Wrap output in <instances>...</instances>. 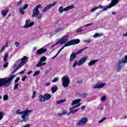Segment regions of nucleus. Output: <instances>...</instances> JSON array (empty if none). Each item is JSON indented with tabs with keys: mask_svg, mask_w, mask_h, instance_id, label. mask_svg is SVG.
Listing matches in <instances>:
<instances>
[{
	"mask_svg": "<svg viewBox=\"0 0 127 127\" xmlns=\"http://www.w3.org/2000/svg\"><path fill=\"white\" fill-rule=\"evenodd\" d=\"M36 94V91H33V94H32V96H31V98L32 99H33V98H34V97H35Z\"/></svg>",
	"mask_w": 127,
	"mask_h": 127,
	"instance_id": "nucleus-40",
	"label": "nucleus"
},
{
	"mask_svg": "<svg viewBox=\"0 0 127 127\" xmlns=\"http://www.w3.org/2000/svg\"><path fill=\"white\" fill-rule=\"evenodd\" d=\"M40 61L37 64L36 67H41L42 66H44L45 65H46V63H43L45 62V61L47 60V58H46V57H42L40 59Z\"/></svg>",
	"mask_w": 127,
	"mask_h": 127,
	"instance_id": "nucleus-12",
	"label": "nucleus"
},
{
	"mask_svg": "<svg viewBox=\"0 0 127 127\" xmlns=\"http://www.w3.org/2000/svg\"><path fill=\"white\" fill-rule=\"evenodd\" d=\"M87 122H88V119L84 117L82 118L81 120L78 121V123L76 124V126L77 127L84 126V125H86L87 124Z\"/></svg>",
	"mask_w": 127,
	"mask_h": 127,
	"instance_id": "nucleus-13",
	"label": "nucleus"
},
{
	"mask_svg": "<svg viewBox=\"0 0 127 127\" xmlns=\"http://www.w3.org/2000/svg\"><path fill=\"white\" fill-rule=\"evenodd\" d=\"M7 12H8V10L6 9V10H4L2 11V14L3 15V16H6V14H7Z\"/></svg>",
	"mask_w": 127,
	"mask_h": 127,
	"instance_id": "nucleus-29",
	"label": "nucleus"
},
{
	"mask_svg": "<svg viewBox=\"0 0 127 127\" xmlns=\"http://www.w3.org/2000/svg\"><path fill=\"white\" fill-rule=\"evenodd\" d=\"M68 38L69 35H65L62 38H61L56 44H54V45L51 46V48H53V47H55V46H57V45H58V44H61V45H62V44H64V43H66V42L68 41Z\"/></svg>",
	"mask_w": 127,
	"mask_h": 127,
	"instance_id": "nucleus-4",
	"label": "nucleus"
},
{
	"mask_svg": "<svg viewBox=\"0 0 127 127\" xmlns=\"http://www.w3.org/2000/svg\"><path fill=\"white\" fill-rule=\"evenodd\" d=\"M127 63V55L124 58L118 61L115 65L114 66V69L116 72H120L122 68L125 67V64Z\"/></svg>",
	"mask_w": 127,
	"mask_h": 127,
	"instance_id": "nucleus-1",
	"label": "nucleus"
},
{
	"mask_svg": "<svg viewBox=\"0 0 127 127\" xmlns=\"http://www.w3.org/2000/svg\"><path fill=\"white\" fill-rule=\"evenodd\" d=\"M56 3L54 2L51 4H50L49 5H48L46 7L44 8V9L42 11L43 12H46L47 10L50 9V8H51V7H52L53 6H54Z\"/></svg>",
	"mask_w": 127,
	"mask_h": 127,
	"instance_id": "nucleus-17",
	"label": "nucleus"
},
{
	"mask_svg": "<svg viewBox=\"0 0 127 127\" xmlns=\"http://www.w3.org/2000/svg\"><path fill=\"white\" fill-rule=\"evenodd\" d=\"M65 102H66L65 99L57 101L56 104H57V105H60V104H62L63 103H65Z\"/></svg>",
	"mask_w": 127,
	"mask_h": 127,
	"instance_id": "nucleus-28",
	"label": "nucleus"
},
{
	"mask_svg": "<svg viewBox=\"0 0 127 127\" xmlns=\"http://www.w3.org/2000/svg\"><path fill=\"white\" fill-rule=\"evenodd\" d=\"M37 49V48H36V47L34 48L33 51H36Z\"/></svg>",
	"mask_w": 127,
	"mask_h": 127,
	"instance_id": "nucleus-62",
	"label": "nucleus"
},
{
	"mask_svg": "<svg viewBox=\"0 0 127 127\" xmlns=\"http://www.w3.org/2000/svg\"><path fill=\"white\" fill-rule=\"evenodd\" d=\"M80 109L77 108L76 109H74V108H71L69 109V115H71V114H75V113H77V111H79Z\"/></svg>",
	"mask_w": 127,
	"mask_h": 127,
	"instance_id": "nucleus-20",
	"label": "nucleus"
},
{
	"mask_svg": "<svg viewBox=\"0 0 127 127\" xmlns=\"http://www.w3.org/2000/svg\"><path fill=\"white\" fill-rule=\"evenodd\" d=\"M98 61H99V60H91L88 63V66H93L94 64H96Z\"/></svg>",
	"mask_w": 127,
	"mask_h": 127,
	"instance_id": "nucleus-19",
	"label": "nucleus"
},
{
	"mask_svg": "<svg viewBox=\"0 0 127 127\" xmlns=\"http://www.w3.org/2000/svg\"><path fill=\"white\" fill-rule=\"evenodd\" d=\"M39 74H40V70H38L34 72L33 77H35L36 75H38Z\"/></svg>",
	"mask_w": 127,
	"mask_h": 127,
	"instance_id": "nucleus-33",
	"label": "nucleus"
},
{
	"mask_svg": "<svg viewBox=\"0 0 127 127\" xmlns=\"http://www.w3.org/2000/svg\"><path fill=\"white\" fill-rule=\"evenodd\" d=\"M81 106V103L78 104L77 105L73 106L71 108L76 109V108H78V107H80Z\"/></svg>",
	"mask_w": 127,
	"mask_h": 127,
	"instance_id": "nucleus-38",
	"label": "nucleus"
},
{
	"mask_svg": "<svg viewBox=\"0 0 127 127\" xmlns=\"http://www.w3.org/2000/svg\"><path fill=\"white\" fill-rule=\"evenodd\" d=\"M87 59L86 57H83L79 60L78 62L77 61H75L72 64V67H76V66H81V65H83V64L87 61Z\"/></svg>",
	"mask_w": 127,
	"mask_h": 127,
	"instance_id": "nucleus-9",
	"label": "nucleus"
},
{
	"mask_svg": "<svg viewBox=\"0 0 127 127\" xmlns=\"http://www.w3.org/2000/svg\"><path fill=\"white\" fill-rule=\"evenodd\" d=\"M16 114L17 115H22V112H20V111L17 110L16 111Z\"/></svg>",
	"mask_w": 127,
	"mask_h": 127,
	"instance_id": "nucleus-43",
	"label": "nucleus"
},
{
	"mask_svg": "<svg viewBox=\"0 0 127 127\" xmlns=\"http://www.w3.org/2000/svg\"><path fill=\"white\" fill-rule=\"evenodd\" d=\"M106 86V83H100L98 82L92 87L93 89H102Z\"/></svg>",
	"mask_w": 127,
	"mask_h": 127,
	"instance_id": "nucleus-14",
	"label": "nucleus"
},
{
	"mask_svg": "<svg viewBox=\"0 0 127 127\" xmlns=\"http://www.w3.org/2000/svg\"><path fill=\"white\" fill-rule=\"evenodd\" d=\"M39 98H40V99H39L40 102H45L46 101L45 100V97L44 95V96L40 95Z\"/></svg>",
	"mask_w": 127,
	"mask_h": 127,
	"instance_id": "nucleus-26",
	"label": "nucleus"
},
{
	"mask_svg": "<svg viewBox=\"0 0 127 127\" xmlns=\"http://www.w3.org/2000/svg\"><path fill=\"white\" fill-rule=\"evenodd\" d=\"M107 100V97L106 96H103L101 98V100L102 102H105Z\"/></svg>",
	"mask_w": 127,
	"mask_h": 127,
	"instance_id": "nucleus-32",
	"label": "nucleus"
},
{
	"mask_svg": "<svg viewBox=\"0 0 127 127\" xmlns=\"http://www.w3.org/2000/svg\"><path fill=\"white\" fill-rule=\"evenodd\" d=\"M104 34L102 33H96L94 35L93 37H100V36H103Z\"/></svg>",
	"mask_w": 127,
	"mask_h": 127,
	"instance_id": "nucleus-27",
	"label": "nucleus"
},
{
	"mask_svg": "<svg viewBox=\"0 0 127 127\" xmlns=\"http://www.w3.org/2000/svg\"><path fill=\"white\" fill-rule=\"evenodd\" d=\"M33 72V71H32V70H31V71L28 72L27 75H30V74H31Z\"/></svg>",
	"mask_w": 127,
	"mask_h": 127,
	"instance_id": "nucleus-54",
	"label": "nucleus"
},
{
	"mask_svg": "<svg viewBox=\"0 0 127 127\" xmlns=\"http://www.w3.org/2000/svg\"><path fill=\"white\" fill-rule=\"evenodd\" d=\"M59 80V78L58 77H55L54 78V79L52 80L53 83H55L56 82H58V81Z\"/></svg>",
	"mask_w": 127,
	"mask_h": 127,
	"instance_id": "nucleus-36",
	"label": "nucleus"
},
{
	"mask_svg": "<svg viewBox=\"0 0 127 127\" xmlns=\"http://www.w3.org/2000/svg\"><path fill=\"white\" fill-rule=\"evenodd\" d=\"M8 99V96H7V95H4L3 100H4V101H7V100Z\"/></svg>",
	"mask_w": 127,
	"mask_h": 127,
	"instance_id": "nucleus-37",
	"label": "nucleus"
},
{
	"mask_svg": "<svg viewBox=\"0 0 127 127\" xmlns=\"http://www.w3.org/2000/svg\"><path fill=\"white\" fill-rule=\"evenodd\" d=\"M62 112L63 115H67L68 116L70 115V112H68L66 110H63Z\"/></svg>",
	"mask_w": 127,
	"mask_h": 127,
	"instance_id": "nucleus-31",
	"label": "nucleus"
},
{
	"mask_svg": "<svg viewBox=\"0 0 127 127\" xmlns=\"http://www.w3.org/2000/svg\"><path fill=\"white\" fill-rule=\"evenodd\" d=\"M7 66H8V63L6 62L3 64V67L4 68H7Z\"/></svg>",
	"mask_w": 127,
	"mask_h": 127,
	"instance_id": "nucleus-39",
	"label": "nucleus"
},
{
	"mask_svg": "<svg viewBox=\"0 0 127 127\" xmlns=\"http://www.w3.org/2000/svg\"><path fill=\"white\" fill-rule=\"evenodd\" d=\"M123 36L124 37H127V32L126 33L123 34Z\"/></svg>",
	"mask_w": 127,
	"mask_h": 127,
	"instance_id": "nucleus-51",
	"label": "nucleus"
},
{
	"mask_svg": "<svg viewBox=\"0 0 127 127\" xmlns=\"http://www.w3.org/2000/svg\"><path fill=\"white\" fill-rule=\"evenodd\" d=\"M19 12L21 13V14L23 15L24 13H25V12L24 11V9H23L22 7H21L19 8Z\"/></svg>",
	"mask_w": 127,
	"mask_h": 127,
	"instance_id": "nucleus-30",
	"label": "nucleus"
},
{
	"mask_svg": "<svg viewBox=\"0 0 127 127\" xmlns=\"http://www.w3.org/2000/svg\"><path fill=\"white\" fill-rule=\"evenodd\" d=\"M64 46L62 47L60 50L62 51L65 47H67L68 46H71V45H76V44H78L80 43V40L79 39H72L69 42L64 43Z\"/></svg>",
	"mask_w": 127,
	"mask_h": 127,
	"instance_id": "nucleus-5",
	"label": "nucleus"
},
{
	"mask_svg": "<svg viewBox=\"0 0 127 127\" xmlns=\"http://www.w3.org/2000/svg\"><path fill=\"white\" fill-rule=\"evenodd\" d=\"M14 77H15V75H12L9 78H0V88L1 87H8Z\"/></svg>",
	"mask_w": 127,
	"mask_h": 127,
	"instance_id": "nucleus-2",
	"label": "nucleus"
},
{
	"mask_svg": "<svg viewBox=\"0 0 127 127\" xmlns=\"http://www.w3.org/2000/svg\"><path fill=\"white\" fill-rule=\"evenodd\" d=\"M32 110H25L22 112V119L23 120V122H27L29 120L28 118L26 117H28L29 113H32Z\"/></svg>",
	"mask_w": 127,
	"mask_h": 127,
	"instance_id": "nucleus-10",
	"label": "nucleus"
},
{
	"mask_svg": "<svg viewBox=\"0 0 127 127\" xmlns=\"http://www.w3.org/2000/svg\"><path fill=\"white\" fill-rule=\"evenodd\" d=\"M19 77H17L15 80V83H17L18 81H19Z\"/></svg>",
	"mask_w": 127,
	"mask_h": 127,
	"instance_id": "nucleus-49",
	"label": "nucleus"
},
{
	"mask_svg": "<svg viewBox=\"0 0 127 127\" xmlns=\"http://www.w3.org/2000/svg\"><path fill=\"white\" fill-rule=\"evenodd\" d=\"M44 96L45 97V100L46 101H48V100H50V98H51V95L49 94H45Z\"/></svg>",
	"mask_w": 127,
	"mask_h": 127,
	"instance_id": "nucleus-24",
	"label": "nucleus"
},
{
	"mask_svg": "<svg viewBox=\"0 0 127 127\" xmlns=\"http://www.w3.org/2000/svg\"><path fill=\"white\" fill-rule=\"evenodd\" d=\"M57 90H58V87L57 86H54L52 87L51 91L52 94H54V93H55Z\"/></svg>",
	"mask_w": 127,
	"mask_h": 127,
	"instance_id": "nucleus-25",
	"label": "nucleus"
},
{
	"mask_svg": "<svg viewBox=\"0 0 127 127\" xmlns=\"http://www.w3.org/2000/svg\"><path fill=\"white\" fill-rule=\"evenodd\" d=\"M26 79V76H24L22 78V81H25V79Z\"/></svg>",
	"mask_w": 127,
	"mask_h": 127,
	"instance_id": "nucleus-53",
	"label": "nucleus"
},
{
	"mask_svg": "<svg viewBox=\"0 0 127 127\" xmlns=\"http://www.w3.org/2000/svg\"><path fill=\"white\" fill-rule=\"evenodd\" d=\"M80 102H81V99H75L72 101L71 106H74V105H77V104H79Z\"/></svg>",
	"mask_w": 127,
	"mask_h": 127,
	"instance_id": "nucleus-22",
	"label": "nucleus"
},
{
	"mask_svg": "<svg viewBox=\"0 0 127 127\" xmlns=\"http://www.w3.org/2000/svg\"><path fill=\"white\" fill-rule=\"evenodd\" d=\"M24 72H25V69L19 72V74H23V73H24Z\"/></svg>",
	"mask_w": 127,
	"mask_h": 127,
	"instance_id": "nucleus-52",
	"label": "nucleus"
},
{
	"mask_svg": "<svg viewBox=\"0 0 127 127\" xmlns=\"http://www.w3.org/2000/svg\"><path fill=\"white\" fill-rule=\"evenodd\" d=\"M20 62H21V63H22V58L21 59L18 60L16 62V63L18 64V63H19Z\"/></svg>",
	"mask_w": 127,
	"mask_h": 127,
	"instance_id": "nucleus-45",
	"label": "nucleus"
},
{
	"mask_svg": "<svg viewBox=\"0 0 127 127\" xmlns=\"http://www.w3.org/2000/svg\"><path fill=\"white\" fill-rule=\"evenodd\" d=\"M93 24H94V23L91 22L90 23L87 24L85 25H84V26H81L76 31V32L78 33L79 32H82V31H83V30H84V27H87L88 26H90V25H93Z\"/></svg>",
	"mask_w": 127,
	"mask_h": 127,
	"instance_id": "nucleus-16",
	"label": "nucleus"
},
{
	"mask_svg": "<svg viewBox=\"0 0 127 127\" xmlns=\"http://www.w3.org/2000/svg\"><path fill=\"white\" fill-rule=\"evenodd\" d=\"M74 7V5H71L64 8H63V6H61L59 8V11L60 13H63V11H68V10H70V9H73Z\"/></svg>",
	"mask_w": 127,
	"mask_h": 127,
	"instance_id": "nucleus-11",
	"label": "nucleus"
},
{
	"mask_svg": "<svg viewBox=\"0 0 127 127\" xmlns=\"http://www.w3.org/2000/svg\"><path fill=\"white\" fill-rule=\"evenodd\" d=\"M28 7V4H26L23 7H22L24 9H26Z\"/></svg>",
	"mask_w": 127,
	"mask_h": 127,
	"instance_id": "nucleus-44",
	"label": "nucleus"
},
{
	"mask_svg": "<svg viewBox=\"0 0 127 127\" xmlns=\"http://www.w3.org/2000/svg\"><path fill=\"white\" fill-rule=\"evenodd\" d=\"M88 94H87V93H84L83 94H82V98H86V97H87Z\"/></svg>",
	"mask_w": 127,
	"mask_h": 127,
	"instance_id": "nucleus-47",
	"label": "nucleus"
},
{
	"mask_svg": "<svg viewBox=\"0 0 127 127\" xmlns=\"http://www.w3.org/2000/svg\"><path fill=\"white\" fill-rule=\"evenodd\" d=\"M63 113L62 112V113L58 114V116H59L60 117H61V116H63Z\"/></svg>",
	"mask_w": 127,
	"mask_h": 127,
	"instance_id": "nucleus-57",
	"label": "nucleus"
},
{
	"mask_svg": "<svg viewBox=\"0 0 127 127\" xmlns=\"http://www.w3.org/2000/svg\"><path fill=\"white\" fill-rule=\"evenodd\" d=\"M84 42H85V43H90L92 42V40L90 39H88L84 40Z\"/></svg>",
	"mask_w": 127,
	"mask_h": 127,
	"instance_id": "nucleus-35",
	"label": "nucleus"
},
{
	"mask_svg": "<svg viewBox=\"0 0 127 127\" xmlns=\"http://www.w3.org/2000/svg\"><path fill=\"white\" fill-rule=\"evenodd\" d=\"M5 49V46L2 47V48L1 49V51L0 52V53H1V52H2L3 51V50H4Z\"/></svg>",
	"mask_w": 127,
	"mask_h": 127,
	"instance_id": "nucleus-46",
	"label": "nucleus"
},
{
	"mask_svg": "<svg viewBox=\"0 0 127 127\" xmlns=\"http://www.w3.org/2000/svg\"><path fill=\"white\" fill-rule=\"evenodd\" d=\"M89 48L88 47H84L83 49L79 50L76 53H72L70 56L69 61L70 62L74 61V59H76V57H77V55H79V54H81L84 50H86V49H88Z\"/></svg>",
	"mask_w": 127,
	"mask_h": 127,
	"instance_id": "nucleus-6",
	"label": "nucleus"
},
{
	"mask_svg": "<svg viewBox=\"0 0 127 127\" xmlns=\"http://www.w3.org/2000/svg\"><path fill=\"white\" fill-rule=\"evenodd\" d=\"M15 44L16 45V47H18V46H19V43H18V42H15Z\"/></svg>",
	"mask_w": 127,
	"mask_h": 127,
	"instance_id": "nucleus-50",
	"label": "nucleus"
},
{
	"mask_svg": "<svg viewBox=\"0 0 127 127\" xmlns=\"http://www.w3.org/2000/svg\"><path fill=\"white\" fill-rule=\"evenodd\" d=\"M112 14L115 15V14H116V12H112Z\"/></svg>",
	"mask_w": 127,
	"mask_h": 127,
	"instance_id": "nucleus-64",
	"label": "nucleus"
},
{
	"mask_svg": "<svg viewBox=\"0 0 127 127\" xmlns=\"http://www.w3.org/2000/svg\"><path fill=\"white\" fill-rule=\"evenodd\" d=\"M8 60V53H5L3 57L4 62H6Z\"/></svg>",
	"mask_w": 127,
	"mask_h": 127,
	"instance_id": "nucleus-23",
	"label": "nucleus"
},
{
	"mask_svg": "<svg viewBox=\"0 0 127 127\" xmlns=\"http://www.w3.org/2000/svg\"><path fill=\"white\" fill-rule=\"evenodd\" d=\"M85 108H86V106H83L81 107V110H84Z\"/></svg>",
	"mask_w": 127,
	"mask_h": 127,
	"instance_id": "nucleus-58",
	"label": "nucleus"
},
{
	"mask_svg": "<svg viewBox=\"0 0 127 127\" xmlns=\"http://www.w3.org/2000/svg\"><path fill=\"white\" fill-rule=\"evenodd\" d=\"M4 115V113H3V112H0V121H1V120H2V118H3Z\"/></svg>",
	"mask_w": 127,
	"mask_h": 127,
	"instance_id": "nucleus-34",
	"label": "nucleus"
},
{
	"mask_svg": "<svg viewBox=\"0 0 127 127\" xmlns=\"http://www.w3.org/2000/svg\"><path fill=\"white\" fill-rule=\"evenodd\" d=\"M62 82L63 87L67 88V87H69V84H70V78L67 76H64L62 78Z\"/></svg>",
	"mask_w": 127,
	"mask_h": 127,
	"instance_id": "nucleus-8",
	"label": "nucleus"
},
{
	"mask_svg": "<svg viewBox=\"0 0 127 127\" xmlns=\"http://www.w3.org/2000/svg\"><path fill=\"white\" fill-rule=\"evenodd\" d=\"M28 59H29V57H27L26 56L23 57V58L22 59V63H20L17 66L16 68L15 69H14V70L12 71V74H14V73H15L16 71L18 70V69H19L20 67H21V66H23V65H24L26 63V62L28 61Z\"/></svg>",
	"mask_w": 127,
	"mask_h": 127,
	"instance_id": "nucleus-7",
	"label": "nucleus"
},
{
	"mask_svg": "<svg viewBox=\"0 0 127 127\" xmlns=\"http://www.w3.org/2000/svg\"><path fill=\"white\" fill-rule=\"evenodd\" d=\"M106 120H107L106 118H103L101 120L99 121V124H101V123H103V122H104V121H106Z\"/></svg>",
	"mask_w": 127,
	"mask_h": 127,
	"instance_id": "nucleus-41",
	"label": "nucleus"
},
{
	"mask_svg": "<svg viewBox=\"0 0 127 127\" xmlns=\"http://www.w3.org/2000/svg\"><path fill=\"white\" fill-rule=\"evenodd\" d=\"M17 89H18V84H16L14 86V90H17Z\"/></svg>",
	"mask_w": 127,
	"mask_h": 127,
	"instance_id": "nucleus-42",
	"label": "nucleus"
},
{
	"mask_svg": "<svg viewBox=\"0 0 127 127\" xmlns=\"http://www.w3.org/2000/svg\"><path fill=\"white\" fill-rule=\"evenodd\" d=\"M61 50H60L58 52V53H57V54H58V55H59V54L60 53V52H61Z\"/></svg>",
	"mask_w": 127,
	"mask_h": 127,
	"instance_id": "nucleus-61",
	"label": "nucleus"
},
{
	"mask_svg": "<svg viewBox=\"0 0 127 127\" xmlns=\"http://www.w3.org/2000/svg\"><path fill=\"white\" fill-rule=\"evenodd\" d=\"M79 84H82V83H83V80H80L78 81Z\"/></svg>",
	"mask_w": 127,
	"mask_h": 127,
	"instance_id": "nucleus-59",
	"label": "nucleus"
},
{
	"mask_svg": "<svg viewBox=\"0 0 127 127\" xmlns=\"http://www.w3.org/2000/svg\"><path fill=\"white\" fill-rule=\"evenodd\" d=\"M33 24H34V22H30V20H26L24 27V28H29V27L33 26Z\"/></svg>",
	"mask_w": 127,
	"mask_h": 127,
	"instance_id": "nucleus-15",
	"label": "nucleus"
},
{
	"mask_svg": "<svg viewBox=\"0 0 127 127\" xmlns=\"http://www.w3.org/2000/svg\"><path fill=\"white\" fill-rule=\"evenodd\" d=\"M104 6L102 5H99L97 7H94L91 10V12H93V11H95V10H97V9H99V8L100 9H102V8H104Z\"/></svg>",
	"mask_w": 127,
	"mask_h": 127,
	"instance_id": "nucleus-21",
	"label": "nucleus"
},
{
	"mask_svg": "<svg viewBox=\"0 0 127 127\" xmlns=\"http://www.w3.org/2000/svg\"><path fill=\"white\" fill-rule=\"evenodd\" d=\"M8 46V41H6L5 43V47H7Z\"/></svg>",
	"mask_w": 127,
	"mask_h": 127,
	"instance_id": "nucleus-55",
	"label": "nucleus"
},
{
	"mask_svg": "<svg viewBox=\"0 0 127 127\" xmlns=\"http://www.w3.org/2000/svg\"><path fill=\"white\" fill-rule=\"evenodd\" d=\"M47 51V49H40L37 51L36 53L38 55L42 54V53H45Z\"/></svg>",
	"mask_w": 127,
	"mask_h": 127,
	"instance_id": "nucleus-18",
	"label": "nucleus"
},
{
	"mask_svg": "<svg viewBox=\"0 0 127 127\" xmlns=\"http://www.w3.org/2000/svg\"><path fill=\"white\" fill-rule=\"evenodd\" d=\"M57 56H58V54H57L56 56H55L53 58H52L51 59H54L55 58H56Z\"/></svg>",
	"mask_w": 127,
	"mask_h": 127,
	"instance_id": "nucleus-60",
	"label": "nucleus"
},
{
	"mask_svg": "<svg viewBox=\"0 0 127 127\" xmlns=\"http://www.w3.org/2000/svg\"><path fill=\"white\" fill-rule=\"evenodd\" d=\"M123 119H127V116H124V117H123Z\"/></svg>",
	"mask_w": 127,
	"mask_h": 127,
	"instance_id": "nucleus-63",
	"label": "nucleus"
},
{
	"mask_svg": "<svg viewBox=\"0 0 127 127\" xmlns=\"http://www.w3.org/2000/svg\"><path fill=\"white\" fill-rule=\"evenodd\" d=\"M22 2V0L19 1L17 5H20V4H21Z\"/></svg>",
	"mask_w": 127,
	"mask_h": 127,
	"instance_id": "nucleus-48",
	"label": "nucleus"
},
{
	"mask_svg": "<svg viewBox=\"0 0 127 127\" xmlns=\"http://www.w3.org/2000/svg\"><path fill=\"white\" fill-rule=\"evenodd\" d=\"M39 8H41V4H40L37 5L33 9L32 14V17H37L38 19H40V18H41L42 15L40 14V12L38 10Z\"/></svg>",
	"mask_w": 127,
	"mask_h": 127,
	"instance_id": "nucleus-3",
	"label": "nucleus"
},
{
	"mask_svg": "<svg viewBox=\"0 0 127 127\" xmlns=\"http://www.w3.org/2000/svg\"><path fill=\"white\" fill-rule=\"evenodd\" d=\"M49 85H50V83H46L45 86L48 87V86H49Z\"/></svg>",
	"mask_w": 127,
	"mask_h": 127,
	"instance_id": "nucleus-56",
	"label": "nucleus"
}]
</instances>
